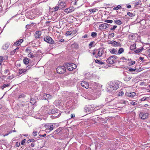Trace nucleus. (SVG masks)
Returning a JSON list of instances; mask_svg holds the SVG:
<instances>
[{
	"label": "nucleus",
	"instance_id": "nucleus-47",
	"mask_svg": "<svg viewBox=\"0 0 150 150\" xmlns=\"http://www.w3.org/2000/svg\"><path fill=\"white\" fill-rule=\"evenodd\" d=\"M38 132L37 131H34L33 133V135L34 136L37 135Z\"/></svg>",
	"mask_w": 150,
	"mask_h": 150
},
{
	"label": "nucleus",
	"instance_id": "nucleus-25",
	"mask_svg": "<svg viewBox=\"0 0 150 150\" xmlns=\"http://www.w3.org/2000/svg\"><path fill=\"white\" fill-rule=\"evenodd\" d=\"M72 34V32L71 31H67L66 32L65 35L67 37L71 35Z\"/></svg>",
	"mask_w": 150,
	"mask_h": 150
},
{
	"label": "nucleus",
	"instance_id": "nucleus-36",
	"mask_svg": "<svg viewBox=\"0 0 150 150\" xmlns=\"http://www.w3.org/2000/svg\"><path fill=\"white\" fill-rule=\"evenodd\" d=\"M10 86V84H4L1 87L2 89H3L4 88H6L7 87H8Z\"/></svg>",
	"mask_w": 150,
	"mask_h": 150
},
{
	"label": "nucleus",
	"instance_id": "nucleus-50",
	"mask_svg": "<svg viewBox=\"0 0 150 150\" xmlns=\"http://www.w3.org/2000/svg\"><path fill=\"white\" fill-rule=\"evenodd\" d=\"M25 141H26V139H24L23 140H22V141L21 142V144L22 145H23L25 143Z\"/></svg>",
	"mask_w": 150,
	"mask_h": 150
},
{
	"label": "nucleus",
	"instance_id": "nucleus-23",
	"mask_svg": "<svg viewBox=\"0 0 150 150\" xmlns=\"http://www.w3.org/2000/svg\"><path fill=\"white\" fill-rule=\"evenodd\" d=\"M115 23L116 24L120 25L122 23L121 21L120 20H116L114 21Z\"/></svg>",
	"mask_w": 150,
	"mask_h": 150
},
{
	"label": "nucleus",
	"instance_id": "nucleus-5",
	"mask_svg": "<svg viewBox=\"0 0 150 150\" xmlns=\"http://www.w3.org/2000/svg\"><path fill=\"white\" fill-rule=\"evenodd\" d=\"M66 0H59L58 3L59 9L64 8L66 6Z\"/></svg>",
	"mask_w": 150,
	"mask_h": 150
},
{
	"label": "nucleus",
	"instance_id": "nucleus-16",
	"mask_svg": "<svg viewBox=\"0 0 150 150\" xmlns=\"http://www.w3.org/2000/svg\"><path fill=\"white\" fill-rule=\"evenodd\" d=\"M109 51L112 54H116L117 53V50L115 48H112L110 49Z\"/></svg>",
	"mask_w": 150,
	"mask_h": 150
},
{
	"label": "nucleus",
	"instance_id": "nucleus-4",
	"mask_svg": "<svg viewBox=\"0 0 150 150\" xmlns=\"http://www.w3.org/2000/svg\"><path fill=\"white\" fill-rule=\"evenodd\" d=\"M57 72L59 74H63L66 71V69L64 66H59L56 69Z\"/></svg>",
	"mask_w": 150,
	"mask_h": 150
},
{
	"label": "nucleus",
	"instance_id": "nucleus-52",
	"mask_svg": "<svg viewBox=\"0 0 150 150\" xmlns=\"http://www.w3.org/2000/svg\"><path fill=\"white\" fill-rule=\"evenodd\" d=\"M77 32V31L76 30H74L72 32V34L73 35H74L76 34Z\"/></svg>",
	"mask_w": 150,
	"mask_h": 150
},
{
	"label": "nucleus",
	"instance_id": "nucleus-57",
	"mask_svg": "<svg viewBox=\"0 0 150 150\" xmlns=\"http://www.w3.org/2000/svg\"><path fill=\"white\" fill-rule=\"evenodd\" d=\"M93 44V42H91L88 45L89 47H91Z\"/></svg>",
	"mask_w": 150,
	"mask_h": 150
},
{
	"label": "nucleus",
	"instance_id": "nucleus-2",
	"mask_svg": "<svg viewBox=\"0 0 150 150\" xmlns=\"http://www.w3.org/2000/svg\"><path fill=\"white\" fill-rule=\"evenodd\" d=\"M117 56L115 55L111 56L107 58L106 62L108 63L112 64L116 62Z\"/></svg>",
	"mask_w": 150,
	"mask_h": 150
},
{
	"label": "nucleus",
	"instance_id": "nucleus-42",
	"mask_svg": "<svg viewBox=\"0 0 150 150\" xmlns=\"http://www.w3.org/2000/svg\"><path fill=\"white\" fill-rule=\"evenodd\" d=\"M105 22L108 23H112L113 22V21L112 20H106L105 21Z\"/></svg>",
	"mask_w": 150,
	"mask_h": 150
},
{
	"label": "nucleus",
	"instance_id": "nucleus-20",
	"mask_svg": "<svg viewBox=\"0 0 150 150\" xmlns=\"http://www.w3.org/2000/svg\"><path fill=\"white\" fill-rule=\"evenodd\" d=\"M10 44L8 43L5 44L2 46V49L3 50H6Z\"/></svg>",
	"mask_w": 150,
	"mask_h": 150
},
{
	"label": "nucleus",
	"instance_id": "nucleus-27",
	"mask_svg": "<svg viewBox=\"0 0 150 150\" xmlns=\"http://www.w3.org/2000/svg\"><path fill=\"white\" fill-rule=\"evenodd\" d=\"M4 73L5 74V76H4V77H6L10 73L9 70L8 69H5L4 71Z\"/></svg>",
	"mask_w": 150,
	"mask_h": 150
},
{
	"label": "nucleus",
	"instance_id": "nucleus-37",
	"mask_svg": "<svg viewBox=\"0 0 150 150\" xmlns=\"http://www.w3.org/2000/svg\"><path fill=\"white\" fill-rule=\"evenodd\" d=\"M97 35V34L95 32H93L92 33L91 36L93 37H96Z\"/></svg>",
	"mask_w": 150,
	"mask_h": 150
},
{
	"label": "nucleus",
	"instance_id": "nucleus-60",
	"mask_svg": "<svg viewBox=\"0 0 150 150\" xmlns=\"http://www.w3.org/2000/svg\"><path fill=\"white\" fill-rule=\"evenodd\" d=\"M148 52L149 53L148 56L149 57H150V49L148 50Z\"/></svg>",
	"mask_w": 150,
	"mask_h": 150
},
{
	"label": "nucleus",
	"instance_id": "nucleus-44",
	"mask_svg": "<svg viewBox=\"0 0 150 150\" xmlns=\"http://www.w3.org/2000/svg\"><path fill=\"white\" fill-rule=\"evenodd\" d=\"M20 145V143L19 142H17L16 143L15 145V146L16 147H18Z\"/></svg>",
	"mask_w": 150,
	"mask_h": 150
},
{
	"label": "nucleus",
	"instance_id": "nucleus-17",
	"mask_svg": "<svg viewBox=\"0 0 150 150\" xmlns=\"http://www.w3.org/2000/svg\"><path fill=\"white\" fill-rule=\"evenodd\" d=\"M145 46V45H144L143 47H140L138 49L135 50L134 52L135 53H137L141 52L142 50L144 49Z\"/></svg>",
	"mask_w": 150,
	"mask_h": 150
},
{
	"label": "nucleus",
	"instance_id": "nucleus-58",
	"mask_svg": "<svg viewBox=\"0 0 150 150\" xmlns=\"http://www.w3.org/2000/svg\"><path fill=\"white\" fill-rule=\"evenodd\" d=\"M88 37V35L87 34H85V35L83 36L82 38H87Z\"/></svg>",
	"mask_w": 150,
	"mask_h": 150
},
{
	"label": "nucleus",
	"instance_id": "nucleus-24",
	"mask_svg": "<svg viewBox=\"0 0 150 150\" xmlns=\"http://www.w3.org/2000/svg\"><path fill=\"white\" fill-rule=\"evenodd\" d=\"M124 51V49L123 48L121 47L119 49L117 53L119 54H121L123 53Z\"/></svg>",
	"mask_w": 150,
	"mask_h": 150
},
{
	"label": "nucleus",
	"instance_id": "nucleus-11",
	"mask_svg": "<svg viewBox=\"0 0 150 150\" xmlns=\"http://www.w3.org/2000/svg\"><path fill=\"white\" fill-rule=\"evenodd\" d=\"M74 10L75 8L73 6H70L68 8L65 9L64 10V11L67 13H68L74 11Z\"/></svg>",
	"mask_w": 150,
	"mask_h": 150
},
{
	"label": "nucleus",
	"instance_id": "nucleus-64",
	"mask_svg": "<svg viewBox=\"0 0 150 150\" xmlns=\"http://www.w3.org/2000/svg\"><path fill=\"white\" fill-rule=\"evenodd\" d=\"M139 59L141 60L142 61H143V60L144 59V58H143L142 57H140L139 58Z\"/></svg>",
	"mask_w": 150,
	"mask_h": 150
},
{
	"label": "nucleus",
	"instance_id": "nucleus-56",
	"mask_svg": "<svg viewBox=\"0 0 150 150\" xmlns=\"http://www.w3.org/2000/svg\"><path fill=\"white\" fill-rule=\"evenodd\" d=\"M4 58V60H6L8 58V57L6 56H5L3 57Z\"/></svg>",
	"mask_w": 150,
	"mask_h": 150
},
{
	"label": "nucleus",
	"instance_id": "nucleus-61",
	"mask_svg": "<svg viewBox=\"0 0 150 150\" xmlns=\"http://www.w3.org/2000/svg\"><path fill=\"white\" fill-rule=\"evenodd\" d=\"M139 4V2H136L135 3V4L134 5V6L135 7H137V6Z\"/></svg>",
	"mask_w": 150,
	"mask_h": 150
},
{
	"label": "nucleus",
	"instance_id": "nucleus-38",
	"mask_svg": "<svg viewBox=\"0 0 150 150\" xmlns=\"http://www.w3.org/2000/svg\"><path fill=\"white\" fill-rule=\"evenodd\" d=\"M14 76L13 75H11L7 77V79H8L11 80L14 78Z\"/></svg>",
	"mask_w": 150,
	"mask_h": 150
},
{
	"label": "nucleus",
	"instance_id": "nucleus-41",
	"mask_svg": "<svg viewBox=\"0 0 150 150\" xmlns=\"http://www.w3.org/2000/svg\"><path fill=\"white\" fill-rule=\"evenodd\" d=\"M59 9V8L58 6L55 7L54 8V10L55 11H57Z\"/></svg>",
	"mask_w": 150,
	"mask_h": 150
},
{
	"label": "nucleus",
	"instance_id": "nucleus-63",
	"mask_svg": "<svg viewBox=\"0 0 150 150\" xmlns=\"http://www.w3.org/2000/svg\"><path fill=\"white\" fill-rule=\"evenodd\" d=\"M75 117V115L74 114H71V118H73Z\"/></svg>",
	"mask_w": 150,
	"mask_h": 150
},
{
	"label": "nucleus",
	"instance_id": "nucleus-53",
	"mask_svg": "<svg viewBox=\"0 0 150 150\" xmlns=\"http://www.w3.org/2000/svg\"><path fill=\"white\" fill-rule=\"evenodd\" d=\"M130 104L133 105H134L137 104L136 102L134 101H132L130 102Z\"/></svg>",
	"mask_w": 150,
	"mask_h": 150
},
{
	"label": "nucleus",
	"instance_id": "nucleus-22",
	"mask_svg": "<svg viewBox=\"0 0 150 150\" xmlns=\"http://www.w3.org/2000/svg\"><path fill=\"white\" fill-rule=\"evenodd\" d=\"M95 62L96 63H98L100 65H102L105 64V63L103 62H102L101 61L98 60V59H96L95 60Z\"/></svg>",
	"mask_w": 150,
	"mask_h": 150
},
{
	"label": "nucleus",
	"instance_id": "nucleus-62",
	"mask_svg": "<svg viewBox=\"0 0 150 150\" xmlns=\"http://www.w3.org/2000/svg\"><path fill=\"white\" fill-rule=\"evenodd\" d=\"M127 8H130L131 7V6L130 5H128L127 6Z\"/></svg>",
	"mask_w": 150,
	"mask_h": 150
},
{
	"label": "nucleus",
	"instance_id": "nucleus-39",
	"mask_svg": "<svg viewBox=\"0 0 150 150\" xmlns=\"http://www.w3.org/2000/svg\"><path fill=\"white\" fill-rule=\"evenodd\" d=\"M3 60L4 58H3V57L2 56H0V66H1V65Z\"/></svg>",
	"mask_w": 150,
	"mask_h": 150
},
{
	"label": "nucleus",
	"instance_id": "nucleus-13",
	"mask_svg": "<svg viewBox=\"0 0 150 150\" xmlns=\"http://www.w3.org/2000/svg\"><path fill=\"white\" fill-rule=\"evenodd\" d=\"M126 94L128 97L132 98L136 95V93L133 92L128 91L126 93Z\"/></svg>",
	"mask_w": 150,
	"mask_h": 150
},
{
	"label": "nucleus",
	"instance_id": "nucleus-6",
	"mask_svg": "<svg viewBox=\"0 0 150 150\" xmlns=\"http://www.w3.org/2000/svg\"><path fill=\"white\" fill-rule=\"evenodd\" d=\"M149 115V114L147 112H141L139 113V117L142 119L145 120L148 118Z\"/></svg>",
	"mask_w": 150,
	"mask_h": 150
},
{
	"label": "nucleus",
	"instance_id": "nucleus-28",
	"mask_svg": "<svg viewBox=\"0 0 150 150\" xmlns=\"http://www.w3.org/2000/svg\"><path fill=\"white\" fill-rule=\"evenodd\" d=\"M28 57L31 58L34 57H35V55L33 54V53L31 52H30V53H28Z\"/></svg>",
	"mask_w": 150,
	"mask_h": 150
},
{
	"label": "nucleus",
	"instance_id": "nucleus-3",
	"mask_svg": "<svg viewBox=\"0 0 150 150\" xmlns=\"http://www.w3.org/2000/svg\"><path fill=\"white\" fill-rule=\"evenodd\" d=\"M67 69L69 71H72L74 69L76 68V65L72 63H67L65 64Z\"/></svg>",
	"mask_w": 150,
	"mask_h": 150
},
{
	"label": "nucleus",
	"instance_id": "nucleus-35",
	"mask_svg": "<svg viewBox=\"0 0 150 150\" xmlns=\"http://www.w3.org/2000/svg\"><path fill=\"white\" fill-rule=\"evenodd\" d=\"M127 15L131 17H133L134 16V15L133 13H130V12H127Z\"/></svg>",
	"mask_w": 150,
	"mask_h": 150
},
{
	"label": "nucleus",
	"instance_id": "nucleus-46",
	"mask_svg": "<svg viewBox=\"0 0 150 150\" xmlns=\"http://www.w3.org/2000/svg\"><path fill=\"white\" fill-rule=\"evenodd\" d=\"M57 113H55L54 115V117L56 118H58V117H59L60 116V115H61V114L60 113H59V114L58 115H57Z\"/></svg>",
	"mask_w": 150,
	"mask_h": 150
},
{
	"label": "nucleus",
	"instance_id": "nucleus-19",
	"mask_svg": "<svg viewBox=\"0 0 150 150\" xmlns=\"http://www.w3.org/2000/svg\"><path fill=\"white\" fill-rule=\"evenodd\" d=\"M46 127V130L49 129L50 131L52 130L54 128L53 126L52 125H47Z\"/></svg>",
	"mask_w": 150,
	"mask_h": 150
},
{
	"label": "nucleus",
	"instance_id": "nucleus-33",
	"mask_svg": "<svg viewBox=\"0 0 150 150\" xmlns=\"http://www.w3.org/2000/svg\"><path fill=\"white\" fill-rule=\"evenodd\" d=\"M135 63V62L134 61H131L130 62H129L128 63V65L129 66H132V65H133Z\"/></svg>",
	"mask_w": 150,
	"mask_h": 150
},
{
	"label": "nucleus",
	"instance_id": "nucleus-59",
	"mask_svg": "<svg viewBox=\"0 0 150 150\" xmlns=\"http://www.w3.org/2000/svg\"><path fill=\"white\" fill-rule=\"evenodd\" d=\"M124 93L123 91H121V92L119 93V96H122L123 95Z\"/></svg>",
	"mask_w": 150,
	"mask_h": 150
},
{
	"label": "nucleus",
	"instance_id": "nucleus-54",
	"mask_svg": "<svg viewBox=\"0 0 150 150\" xmlns=\"http://www.w3.org/2000/svg\"><path fill=\"white\" fill-rule=\"evenodd\" d=\"M114 35H114V33H111L109 34V36L110 38H112L113 37H114Z\"/></svg>",
	"mask_w": 150,
	"mask_h": 150
},
{
	"label": "nucleus",
	"instance_id": "nucleus-43",
	"mask_svg": "<svg viewBox=\"0 0 150 150\" xmlns=\"http://www.w3.org/2000/svg\"><path fill=\"white\" fill-rule=\"evenodd\" d=\"M30 101V103L33 104H34L35 103V101L34 100H33V99H32V98L31 99Z\"/></svg>",
	"mask_w": 150,
	"mask_h": 150
},
{
	"label": "nucleus",
	"instance_id": "nucleus-55",
	"mask_svg": "<svg viewBox=\"0 0 150 150\" xmlns=\"http://www.w3.org/2000/svg\"><path fill=\"white\" fill-rule=\"evenodd\" d=\"M140 100L142 101H144L146 100V97H144L143 98H141Z\"/></svg>",
	"mask_w": 150,
	"mask_h": 150
},
{
	"label": "nucleus",
	"instance_id": "nucleus-51",
	"mask_svg": "<svg viewBox=\"0 0 150 150\" xmlns=\"http://www.w3.org/2000/svg\"><path fill=\"white\" fill-rule=\"evenodd\" d=\"M35 141V140L33 139H29L27 141V142L28 143H29L30 142H34V141Z\"/></svg>",
	"mask_w": 150,
	"mask_h": 150
},
{
	"label": "nucleus",
	"instance_id": "nucleus-32",
	"mask_svg": "<svg viewBox=\"0 0 150 150\" xmlns=\"http://www.w3.org/2000/svg\"><path fill=\"white\" fill-rule=\"evenodd\" d=\"M98 10L96 8H94L93 9H90L89 10V11L90 12H94L97 11Z\"/></svg>",
	"mask_w": 150,
	"mask_h": 150
},
{
	"label": "nucleus",
	"instance_id": "nucleus-34",
	"mask_svg": "<svg viewBox=\"0 0 150 150\" xmlns=\"http://www.w3.org/2000/svg\"><path fill=\"white\" fill-rule=\"evenodd\" d=\"M137 69L135 67L134 68H130L129 69V71L130 72H132L135 71Z\"/></svg>",
	"mask_w": 150,
	"mask_h": 150
},
{
	"label": "nucleus",
	"instance_id": "nucleus-14",
	"mask_svg": "<svg viewBox=\"0 0 150 150\" xmlns=\"http://www.w3.org/2000/svg\"><path fill=\"white\" fill-rule=\"evenodd\" d=\"M42 33L40 31H36L34 35V36L35 38H39L41 35Z\"/></svg>",
	"mask_w": 150,
	"mask_h": 150
},
{
	"label": "nucleus",
	"instance_id": "nucleus-9",
	"mask_svg": "<svg viewBox=\"0 0 150 150\" xmlns=\"http://www.w3.org/2000/svg\"><path fill=\"white\" fill-rule=\"evenodd\" d=\"M109 25H110L106 23H104L100 24L98 28L100 30H104L108 28Z\"/></svg>",
	"mask_w": 150,
	"mask_h": 150
},
{
	"label": "nucleus",
	"instance_id": "nucleus-30",
	"mask_svg": "<svg viewBox=\"0 0 150 150\" xmlns=\"http://www.w3.org/2000/svg\"><path fill=\"white\" fill-rule=\"evenodd\" d=\"M31 51V50L30 49V47L27 48L25 50V53H29Z\"/></svg>",
	"mask_w": 150,
	"mask_h": 150
},
{
	"label": "nucleus",
	"instance_id": "nucleus-1",
	"mask_svg": "<svg viewBox=\"0 0 150 150\" xmlns=\"http://www.w3.org/2000/svg\"><path fill=\"white\" fill-rule=\"evenodd\" d=\"M104 53V51L103 49L101 48L94 50L92 54L96 58H98L102 57Z\"/></svg>",
	"mask_w": 150,
	"mask_h": 150
},
{
	"label": "nucleus",
	"instance_id": "nucleus-29",
	"mask_svg": "<svg viewBox=\"0 0 150 150\" xmlns=\"http://www.w3.org/2000/svg\"><path fill=\"white\" fill-rule=\"evenodd\" d=\"M131 79V78L129 76H126L124 78V80L125 81H129Z\"/></svg>",
	"mask_w": 150,
	"mask_h": 150
},
{
	"label": "nucleus",
	"instance_id": "nucleus-18",
	"mask_svg": "<svg viewBox=\"0 0 150 150\" xmlns=\"http://www.w3.org/2000/svg\"><path fill=\"white\" fill-rule=\"evenodd\" d=\"M27 71L26 69H20L18 70V73L20 75L21 74L23 73H25Z\"/></svg>",
	"mask_w": 150,
	"mask_h": 150
},
{
	"label": "nucleus",
	"instance_id": "nucleus-12",
	"mask_svg": "<svg viewBox=\"0 0 150 150\" xmlns=\"http://www.w3.org/2000/svg\"><path fill=\"white\" fill-rule=\"evenodd\" d=\"M81 84L83 87L86 88L88 89L89 88V86L88 83L85 81H82Z\"/></svg>",
	"mask_w": 150,
	"mask_h": 150
},
{
	"label": "nucleus",
	"instance_id": "nucleus-21",
	"mask_svg": "<svg viewBox=\"0 0 150 150\" xmlns=\"http://www.w3.org/2000/svg\"><path fill=\"white\" fill-rule=\"evenodd\" d=\"M29 62V59L28 58H25L23 60V62L25 64H28Z\"/></svg>",
	"mask_w": 150,
	"mask_h": 150
},
{
	"label": "nucleus",
	"instance_id": "nucleus-10",
	"mask_svg": "<svg viewBox=\"0 0 150 150\" xmlns=\"http://www.w3.org/2000/svg\"><path fill=\"white\" fill-rule=\"evenodd\" d=\"M109 43L112 45L113 46L116 47H120L121 44L120 42H118L114 40H112L109 42Z\"/></svg>",
	"mask_w": 150,
	"mask_h": 150
},
{
	"label": "nucleus",
	"instance_id": "nucleus-45",
	"mask_svg": "<svg viewBox=\"0 0 150 150\" xmlns=\"http://www.w3.org/2000/svg\"><path fill=\"white\" fill-rule=\"evenodd\" d=\"M45 96L47 97L48 99H50L51 98V96L50 94H45Z\"/></svg>",
	"mask_w": 150,
	"mask_h": 150
},
{
	"label": "nucleus",
	"instance_id": "nucleus-40",
	"mask_svg": "<svg viewBox=\"0 0 150 150\" xmlns=\"http://www.w3.org/2000/svg\"><path fill=\"white\" fill-rule=\"evenodd\" d=\"M25 97V95H24V94H22L19 96H18V98H24Z\"/></svg>",
	"mask_w": 150,
	"mask_h": 150
},
{
	"label": "nucleus",
	"instance_id": "nucleus-48",
	"mask_svg": "<svg viewBox=\"0 0 150 150\" xmlns=\"http://www.w3.org/2000/svg\"><path fill=\"white\" fill-rule=\"evenodd\" d=\"M117 27V26L116 25H114L113 26L112 28H111L110 29V30H114L115 28H116Z\"/></svg>",
	"mask_w": 150,
	"mask_h": 150
},
{
	"label": "nucleus",
	"instance_id": "nucleus-26",
	"mask_svg": "<svg viewBox=\"0 0 150 150\" xmlns=\"http://www.w3.org/2000/svg\"><path fill=\"white\" fill-rule=\"evenodd\" d=\"M122 8V6L120 5H118L117 6L114 7L113 8V10H118Z\"/></svg>",
	"mask_w": 150,
	"mask_h": 150
},
{
	"label": "nucleus",
	"instance_id": "nucleus-49",
	"mask_svg": "<svg viewBox=\"0 0 150 150\" xmlns=\"http://www.w3.org/2000/svg\"><path fill=\"white\" fill-rule=\"evenodd\" d=\"M72 3H73V5L75 6V5H77V1H76V0H75V1H73L72 2Z\"/></svg>",
	"mask_w": 150,
	"mask_h": 150
},
{
	"label": "nucleus",
	"instance_id": "nucleus-15",
	"mask_svg": "<svg viewBox=\"0 0 150 150\" xmlns=\"http://www.w3.org/2000/svg\"><path fill=\"white\" fill-rule=\"evenodd\" d=\"M23 41V39H19L15 42L13 45L15 46L19 45H20Z\"/></svg>",
	"mask_w": 150,
	"mask_h": 150
},
{
	"label": "nucleus",
	"instance_id": "nucleus-31",
	"mask_svg": "<svg viewBox=\"0 0 150 150\" xmlns=\"http://www.w3.org/2000/svg\"><path fill=\"white\" fill-rule=\"evenodd\" d=\"M136 45L135 44H134L130 46V49L131 50H133L136 49Z\"/></svg>",
	"mask_w": 150,
	"mask_h": 150
},
{
	"label": "nucleus",
	"instance_id": "nucleus-8",
	"mask_svg": "<svg viewBox=\"0 0 150 150\" xmlns=\"http://www.w3.org/2000/svg\"><path fill=\"white\" fill-rule=\"evenodd\" d=\"M110 87L111 90H115L119 88V85L115 82H113L110 84Z\"/></svg>",
	"mask_w": 150,
	"mask_h": 150
},
{
	"label": "nucleus",
	"instance_id": "nucleus-7",
	"mask_svg": "<svg viewBox=\"0 0 150 150\" xmlns=\"http://www.w3.org/2000/svg\"><path fill=\"white\" fill-rule=\"evenodd\" d=\"M44 40L45 41L50 44H54V41L49 36H46L44 37Z\"/></svg>",
	"mask_w": 150,
	"mask_h": 150
}]
</instances>
